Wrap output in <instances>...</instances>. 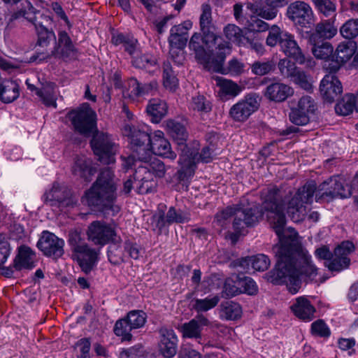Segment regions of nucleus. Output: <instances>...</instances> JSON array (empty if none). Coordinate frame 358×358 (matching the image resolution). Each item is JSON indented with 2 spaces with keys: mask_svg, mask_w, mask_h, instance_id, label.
Listing matches in <instances>:
<instances>
[{
  "mask_svg": "<svg viewBox=\"0 0 358 358\" xmlns=\"http://www.w3.org/2000/svg\"><path fill=\"white\" fill-rule=\"evenodd\" d=\"M275 257V266L265 278L273 285L286 284L292 294L301 288L300 277L312 281L317 275L318 268L306 248H278Z\"/></svg>",
  "mask_w": 358,
  "mask_h": 358,
  "instance_id": "f257e3e1",
  "label": "nucleus"
},
{
  "mask_svg": "<svg viewBox=\"0 0 358 358\" xmlns=\"http://www.w3.org/2000/svg\"><path fill=\"white\" fill-rule=\"evenodd\" d=\"M110 168L103 169L92 187L86 192L83 202L105 216H114L120 210L115 204L116 186Z\"/></svg>",
  "mask_w": 358,
  "mask_h": 358,
  "instance_id": "f03ea898",
  "label": "nucleus"
},
{
  "mask_svg": "<svg viewBox=\"0 0 358 358\" xmlns=\"http://www.w3.org/2000/svg\"><path fill=\"white\" fill-rule=\"evenodd\" d=\"M279 199L278 189L269 190L263 203V208L272 214L269 219L278 237L280 246H301V238L298 233L292 228L285 229L286 217L282 205L278 203Z\"/></svg>",
  "mask_w": 358,
  "mask_h": 358,
  "instance_id": "7ed1b4c3",
  "label": "nucleus"
},
{
  "mask_svg": "<svg viewBox=\"0 0 358 358\" xmlns=\"http://www.w3.org/2000/svg\"><path fill=\"white\" fill-rule=\"evenodd\" d=\"M264 212L262 208L257 203H252L248 207L229 206L217 213L213 221V227L221 228L228 224V220L234 216L233 227L235 230H243L245 227H254L262 220Z\"/></svg>",
  "mask_w": 358,
  "mask_h": 358,
  "instance_id": "20e7f679",
  "label": "nucleus"
},
{
  "mask_svg": "<svg viewBox=\"0 0 358 358\" xmlns=\"http://www.w3.org/2000/svg\"><path fill=\"white\" fill-rule=\"evenodd\" d=\"M275 189H277V188ZM278 190L280 195L278 203L282 205L284 210L285 209V206H287V213L291 220L294 222L303 221L308 214L306 204L310 203L313 201L314 193L316 190V182L314 180L307 182L297 190L293 196L287 201L282 199L281 191L278 189ZM265 198L266 196H264Z\"/></svg>",
  "mask_w": 358,
  "mask_h": 358,
  "instance_id": "39448f33",
  "label": "nucleus"
},
{
  "mask_svg": "<svg viewBox=\"0 0 358 358\" xmlns=\"http://www.w3.org/2000/svg\"><path fill=\"white\" fill-rule=\"evenodd\" d=\"M167 128L170 135L180 146L182 152L179 159L181 168L177 172V178L180 181L187 180L194 175L195 171V157H192V154L190 155L191 157L188 155L189 148L185 143L188 134L182 124L173 120L167 122Z\"/></svg>",
  "mask_w": 358,
  "mask_h": 358,
  "instance_id": "423d86ee",
  "label": "nucleus"
},
{
  "mask_svg": "<svg viewBox=\"0 0 358 358\" xmlns=\"http://www.w3.org/2000/svg\"><path fill=\"white\" fill-rule=\"evenodd\" d=\"M314 194L317 202L329 203L337 198L350 197L352 192L351 187L345 183L342 177L334 176L324 180L318 186L316 185Z\"/></svg>",
  "mask_w": 358,
  "mask_h": 358,
  "instance_id": "0eeeda50",
  "label": "nucleus"
},
{
  "mask_svg": "<svg viewBox=\"0 0 358 358\" xmlns=\"http://www.w3.org/2000/svg\"><path fill=\"white\" fill-rule=\"evenodd\" d=\"M90 145L98 160L103 164H110L115 162V156L117 152V145L111 136L105 132L94 129Z\"/></svg>",
  "mask_w": 358,
  "mask_h": 358,
  "instance_id": "6e6552de",
  "label": "nucleus"
},
{
  "mask_svg": "<svg viewBox=\"0 0 358 358\" xmlns=\"http://www.w3.org/2000/svg\"><path fill=\"white\" fill-rule=\"evenodd\" d=\"M67 117L75 130L85 137H90L96 128V113L88 103L72 110L67 113Z\"/></svg>",
  "mask_w": 358,
  "mask_h": 358,
  "instance_id": "1a4fd4ad",
  "label": "nucleus"
},
{
  "mask_svg": "<svg viewBox=\"0 0 358 358\" xmlns=\"http://www.w3.org/2000/svg\"><path fill=\"white\" fill-rule=\"evenodd\" d=\"M123 132L130 138L131 150L139 162L148 163L151 157L150 144L152 140L149 133L131 125H125Z\"/></svg>",
  "mask_w": 358,
  "mask_h": 358,
  "instance_id": "9d476101",
  "label": "nucleus"
},
{
  "mask_svg": "<svg viewBox=\"0 0 358 358\" xmlns=\"http://www.w3.org/2000/svg\"><path fill=\"white\" fill-rule=\"evenodd\" d=\"M76 51L70 36L65 31H59L55 45L49 51L37 52L30 57V62L47 61L51 58L66 59L73 57Z\"/></svg>",
  "mask_w": 358,
  "mask_h": 358,
  "instance_id": "9b49d317",
  "label": "nucleus"
},
{
  "mask_svg": "<svg viewBox=\"0 0 358 358\" xmlns=\"http://www.w3.org/2000/svg\"><path fill=\"white\" fill-rule=\"evenodd\" d=\"M231 50L229 42L219 43L216 48L215 57L212 59V62L208 66V71L220 73L222 74L231 73L232 75H240L243 72L244 64L234 58L228 63V66H223L226 55L229 54Z\"/></svg>",
  "mask_w": 358,
  "mask_h": 358,
  "instance_id": "f8f14e48",
  "label": "nucleus"
},
{
  "mask_svg": "<svg viewBox=\"0 0 358 358\" xmlns=\"http://www.w3.org/2000/svg\"><path fill=\"white\" fill-rule=\"evenodd\" d=\"M356 248H334L333 252L329 248H317L315 251V256L321 259L327 260L324 263L331 271H341L350 265V260L347 253L355 251Z\"/></svg>",
  "mask_w": 358,
  "mask_h": 358,
  "instance_id": "ddd939ff",
  "label": "nucleus"
},
{
  "mask_svg": "<svg viewBox=\"0 0 358 358\" xmlns=\"http://www.w3.org/2000/svg\"><path fill=\"white\" fill-rule=\"evenodd\" d=\"M147 320V314L141 310H132L127 315L116 321L113 331L122 341H129L132 338L131 331L143 327Z\"/></svg>",
  "mask_w": 358,
  "mask_h": 358,
  "instance_id": "4468645a",
  "label": "nucleus"
},
{
  "mask_svg": "<svg viewBox=\"0 0 358 358\" xmlns=\"http://www.w3.org/2000/svg\"><path fill=\"white\" fill-rule=\"evenodd\" d=\"M27 21L34 25L38 36L36 45L42 49H38L36 53L46 50L50 51L52 48H49V46L51 44L55 45L57 40L54 31L48 29L52 22L51 18L38 11L37 14L29 17Z\"/></svg>",
  "mask_w": 358,
  "mask_h": 358,
  "instance_id": "2eb2a0df",
  "label": "nucleus"
},
{
  "mask_svg": "<svg viewBox=\"0 0 358 358\" xmlns=\"http://www.w3.org/2000/svg\"><path fill=\"white\" fill-rule=\"evenodd\" d=\"M202 13L200 16V28L203 34V43L208 48H218L219 43H226L216 32V27L213 23L211 16V7L204 3L201 6Z\"/></svg>",
  "mask_w": 358,
  "mask_h": 358,
  "instance_id": "dca6fc26",
  "label": "nucleus"
},
{
  "mask_svg": "<svg viewBox=\"0 0 358 358\" xmlns=\"http://www.w3.org/2000/svg\"><path fill=\"white\" fill-rule=\"evenodd\" d=\"M259 96L257 94H249L243 99L233 105L229 110V116L236 122H244L258 110L260 105Z\"/></svg>",
  "mask_w": 358,
  "mask_h": 358,
  "instance_id": "f3484780",
  "label": "nucleus"
},
{
  "mask_svg": "<svg viewBox=\"0 0 358 358\" xmlns=\"http://www.w3.org/2000/svg\"><path fill=\"white\" fill-rule=\"evenodd\" d=\"M286 15L294 25L301 28L310 27L313 22L312 8L303 1L291 3L287 8Z\"/></svg>",
  "mask_w": 358,
  "mask_h": 358,
  "instance_id": "a211bd4d",
  "label": "nucleus"
},
{
  "mask_svg": "<svg viewBox=\"0 0 358 358\" xmlns=\"http://www.w3.org/2000/svg\"><path fill=\"white\" fill-rule=\"evenodd\" d=\"M87 235L94 244H117V236L113 228L100 221H94L88 227Z\"/></svg>",
  "mask_w": 358,
  "mask_h": 358,
  "instance_id": "6ab92c4d",
  "label": "nucleus"
},
{
  "mask_svg": "<svg viewBox=\"0 0 358 358\" xmlns=\"http://www.w3.org/2000/svg\"><path fill=\"white\" fill-rule=\"evenodd\" d=\"M288 2V0H255V3L248 4V8L260 17L271 20L277 16L278 8L287 5Z\"/></svg>",
  "mask_w": 358,
  "mask_h": 358,
  "instance_id": "aec40b11",
  "label": "nucleus"
},
{
  "mask_svg": "<svg viewBox=\"0 0 358 358\" xmlns=\"http://www.w3.org/2000/svg\"><path fill=\"white\" fill-rule=\"evenodd\" d=\"M45 201L50 206L62 209L73 207L76 203L71 192L66 188H62L58 183H54L52 189L45 194Z\"/></svg>",
  "mask_w": 358,
  "mask_h": 358,
  "instance_id": "412c9836",
  "label": "nucleus"
},
{
  "mask_svg": "<svg viewBox=\"0 0 358 358\" xmlns=\"http://www.w3.org/2000/svg\"><path fill=\"white\" fill-rule=\"evenodd\" d=\"M99 248H74L72 259L76 261L82 271L90 273L98 262Z\"/></svg>",
  "mask_w": 358,
  "mask_h": 358,
  "instance_id": "4be33fe9",
  "label": "nucleus"
},
{
  "mask_svg": "<svg viewBox=\"0 0 358 358\" xmlns=\"http://www.w3.org/2000/svg\"><path fill=\"white\" fill-rule=\"evenodd\" d=\"M159 352L164 358H173L178 352V338L172 329L161 328L159 331Z\"/></svg>",
  "mask_w": 358,
  "mask_h": 358,
  "instance_id": "5701e85b",
  "label": "nucleus"
},
{
  "mask_svg": "<svg viewBox=\"0 0 358 358\" xmlns=\"http://www.w3.org/2000/svg\"><path fill=\"white\" fill-rule=\"evenodd\" d=\"M320 92L324 101L331 103L341 94L343 86L335 75L327 74L321 80Z\"/></svg>",
  "mask_w": 358,
  "mask_h": 358,
  "instance_id": "b1692460",
  "label": "nucleus"
},
{
  "mask_svg": "<svg viewBox=\"0 0 358 358\" xmlns=\"http://www.w3.org/2000/svg\"><path fill=\"white\" fill-rule=\"evenodd\" d=\"M203 36L200 34L195 33L191 38L189 43L190 49L193 50L195 52L196 59L203 64L205 69H208V66L212 62V59L215 57V49L213 48H208L206 46V50L203 45Z\"/></svg>",
  "mask_w": 358,
  "mask_h": 358,
  "instance_id": "393cba45",
  "label": "nucleus"
},
{
  "mask_svg": "<svg viewBox=\"0 0 358 358\" xmlns=\"http://www.w3.org/2000/svg\"><path fill=\"white\" fill-rule=\"evenodd\" d=\"M134 178L139 194H148L153 192L156 188L157 183L146 166H138L134 173Z\"/></svg>",
  "mask_w": 358,
  "mask_h": 358,
  "instance_id": "a878e982",
  "label": "nucleus"
},
{
  "mask_svg": "<svg viewBox=\"0 0 358 358\" xmlns=\"http://www.w3.org/2000/svg\"><path fill=\"white\" fill-rule=\"evenodd\" d=\"M17 248V253L13 262V266L14 267L15 271H31L34 269L37 264V259L35 252H34L31 248Z\"/></svg>",
  "mask_w": 358,
  "mask_h": 358,
  "instance_id": "bb28decb",
  "label": "nucleus"
},
{
  "mask_svg": "<svg viewBox=\"0 0 358 358\" xmlns=\"http://www.w3.org/2000/svg\"><path fill=\"white\" fill-rule=\"evenodd\" d=\"M357 45L354 41H348L341 43L336 48L334 57L338 58V60L345 64L352 57L350 67L358 68V51L356 52Z\"/></svg>",
  "mask_w": 358,
  "mask_h": 358,
  "instance_id": "cd10ccee",
  "label": "nucleus"
},
{
  "mask_svg": "<svg viewBox=\"0 0 358 358\" xmlns=\"http://www.w3.org/2000/svg\"><path fill=\"white\" fill-rule=\"evenodd\" d=\"M3 2L10 6H15L16 10L10 16L7 26L12 22L20 17H24L28 20L29 17H31L34 15L37 14V10L31 2L28 0H2Z\"/></svg>",
  "mask_w": 358,
  "mask_h": 358,
  "instance_id": "c85d7f7f",
  "label": "nucleus"
},
{
  "mask_svg": "<svg viewBox=\"0 0 358 358\" xmlns=\"http://www.w3.org/2000/svg\"><path fill=\"white\" fill-rule=\"evenodd\" d=\"M290 308L294 315L303 322H310L315 318V308L303 296L298 297Z\"/></svg>",
  "mask_w": 358,
  "mask_h": 358,
  "instance_id": "c756f323",
  "label": "nucleus"
},
{
  "mask_svg": "<svg viewBox=\"0 0 358 358\" xmlns=\"http://www.w3.org/2000/svg\"><path fill=\"white\" fill-rule=\"evenodd\" d=\"M280 47L285 55L293 58L299 64H303L306 62V57L292 34L287 32Z\"/></svg>",
  "mask_w": 358,
  "mask_h": 358,
  "instance_id": "7c9ffc66",
  "label": "nucleus"
},
{
  "mask_svg": "<svg viewBox=\"0 0 358 358\" xmlns=\"http://www.w3.org/2000/svg\"><path fill=\"white\" fill-rule=\"evenodd\" d=\"M293 89L289 85L280 82L268 85L264 95L268 99L275 102H282L293 94Z\"/></svg>",
  "mask_w": 358,
  "mask_h": 358,
  "instance_id": "2f4dec72",
  "label": "nucleus"
},
{
  "mask_svg": "<svg viewBox=\"0 0 358 358\" xmlns=\"http://www.w3.org/2000/svg\"><path fill=\"white\" fill-rule=\"evenodd\" d=\"M212 78L215 80L216 85L220 88L218 95L222 100L234 98L242 90L241 86L231 80L220 76H213Z\"/></svg>",
  "mask_w": 358,
  "mask_h": 358,
  "instance_id": "473e14b6",
  "label": "nucleus"
},
{
  "mask_svg": "<svg viewBox=\"0 0 358 358\" xmlns=\"http://www.w3.org/2000/svg\"><path fill=\"white\" fill-rule=\"evenodd\" d=\"M159 135H155L150 144L151 155L163 157L171 160L176 158V153L171 150L170 143L161 136L162 132L159 131Z\"/></svg>",
  "mask_w": 358,
  "mask_h": 358,
  "instance_id": "72a5a7b5",
  "label": "nucleus"
},
{
  "mask_svg": "<svg viewBox=\"0 0 358 358\" xmlns=\"http://www.w3.org/2000/svg\"><path fill=\"white\" fill-rule=\"evenodd\" d=\"M310 42L312 45V53L317 59L327 60L334 55L332 45L323 39H317V35H310Z\"/></svg>",
  "mask_w": 358,
  "mask_h": 358,
  "instance_id": "f704fd0d",
  "label": "nucleus"
},
{
  "mask_svg": "<svg viewBox=\"0 0 358 358\" xmlns=\"http://www.w3.org/2000/svg\"><path fill=\"white\" fill-rule=\"evenodd\" d=\"M72 173L74 176L83 178L85 181H90L94 172L91 166V161L85 156H76L72 166Z\"/></svg>",
  "mask_w": 358,
  "mask_h": 358,
  "instance_id": "c9c22d12",
  "label": "nucleus"
},
{
  "mask_svg": "<svg viewBox=\"0 0 358 358\" xmlns=\"http://www.w3.org/2000/svg\"><path fill=\"white\" fill-rule=\"evenodd\" d=\"M20 95L19 85L13 80L6 79L0 83V99L9 103L17 99Z\"/></svg>",
  "mask_w": 358,
  "mask_h": 358,
  "instance_id": "e433bc0d",
  "label": "nucleus"
},
{
  "mask_svg": "<svg viewBox=\"0 0 358 358\" xmlns=\"http://www.w3.org/2000/svg\"><path fill=\"white\" fill-rule=\"evenodd\" d=\"M241 306L233 301H226L220 306V317L225 320H237L242 316Z\"/></svg>",
  "mask_w": 358,
  "mask_h": 358,
  "instance_id": "4c0bfd02",
  "label": "nucleus"
},
{
  "mask_svg": "<svg viewBox=\"0 0 358 358\" xmlns=\"http://www.w3.org/2000/svg\"><path fill=\"white\" fill-rule=\"evenodd\" d=\"M335 16L334 14V17L317 23L315 26V33L311 35H317V39H330L336 36L338 29L334 24Z\"/></svg>",
  "mask_w": 358,
  "mask_h": 358,
  "instance_id": "58836bf2",
  "label": "nucleus"
},
{
  "mask_svg": "<svg viewBox=\"0 0 358 358\" xmlns=\"http://www.w3.org/2000/svg\"><path fill=\"white\" fill-rule=\"evenodd\" d=\"M133 65L139 69H145L150 73L159 69V64L155 57L150 54H137L132 59Z\"/></svg>",
  "mask_w": 358,
  "mask_h": 358,
  "instance_id": "ea45409f",
  "label": "nucleus"
},
{
  "mask_svg": "<svg viewBox=\"0 0 358 358\" xmlns=\"http://www.w3.org/2000/svg\"><path fill=\"white\" fill-rule=\"evenodd\" d=\"M235 283L239 286L241 294H246L250 296L257 294L259 289L255 281L244 273H238L235 275Z\"/></svg>",
  "mask_w": 358,
  "mask_h": 358,
  "instance_id": "a19ab883",
  "label": "nucleus"
},
{
  "mask_svg": "<svg viewBox=\"0 0 358 358\" xmlns=\"http://www.w3.org/2000/svg\"><path fill=\"white\" fill-rule=\"evenodd\" d=\"M166 103L160 99H154L150 101L147 106V112L152 117L154 122H159L167 113Z\"/></svg>",
  "mask_w": 358,
  "mask_h": 358,
  "instance_id": "79ce46f5",
  "label": "nucleus"
},
{
  "mask_svg": "<svg viewBox=\"0 0 358 358\" xmlns=\"http://www.w3.org/2000/svg\"><path fill=\"white\" fill-rule=\"evenodd\" d=\"M354 109L356 110V98L351 94H345L335 106L336 113L343 116L351 114Z\"/></svg>",
  "mask_w": 358,
  "mask_h": 358,
  "instance_id": "37998d69",
  "label": "nucleus"
},
{
  "mask_svg": "<svg viewBox=\"0 0 358 358\" xmlns=\"http://www.w3.org/2000/svg\"><path fill=\"white\" fill-rule=\"evenodd\" d=\"M157 85V83L155 81L142 84L134 78H131L129 80V87L131 94L135 96H141L148 94L153 89H155Z\"/></svg>",
  "mask_w": 358,
  "mask_h": 358,
  "instance_id": "c03bdc74",
  "label": "nucleus"
},
{
  "mask_svg": "<svg viewBox=\"0 0 358 358\" xmlns=\"http://www.w3.org/2000/svg\"><path fill=\"white\" fill-rule=\"evenodd\" d=\"M220 301V297L218 295L208 296L203 299H195L192 301V308L197 313L206 312L215 308Z\"/></svg>",
  "mask_w": 358,
  "mask_h": 358,
  "instance_id": "a18cd8bd",
  "label": "nucleus"
},
{
  "mask_svg": "<svg viewBox=\"0 0 358 358\" xmlns=\"http://www.w3.org/2000/svg\"><path fill=\"white\" fill-rule=\"evenodd\" d=\"M180 330L184 338H201V337L202 328L196 319H192L189 322L182 324Z\"/></svg>",
  "mask_w": 358,
  "mask_h": 358,
  "instance_id": "49530a36",
  "label": "nucleus"
},
{
  "mask_svg": "<svg viewBox=\"0 0 358 358\" xmlns=\"http://www.w3.org/2000/svg\"><path fill=\"white\" fill-rule=\"evenodd\" d=\"M267 31H268V34L266 38V44L271 48H273L278 44L280 45L281 41H283L287 33L276 24L271 26Z\"/></svg>",
  "mask_w": 358,
  "mask_h": 358,
  "instance_id": "de8ad7c7",
  "label": "nucleus"
},
{
  "mask_svg": "<svg viewBox=\"0 0 358 358\" xmlns=\"http://www.w3.org/2000/svg\"><path fill=\"white\" fill-rule=\"evenodd\" d=\"M341 35L349 41L358 36V18L347 20L339 29Z\"/></svg>",
  "mask_w": 358,
  "mask_h": 358,
  "instance_id": "09e8293b",
  "label": "nucleus"
},
{
  "mask_svg": "<svg viewBox=\"0 0 358 358\" xmlns=\"http://www.w3.org/2000/svg\"><path fill=\"white\" fill-rule=\"evenodd\" d=\"M64 241L58 238L55 234L49 231H43L38 239L36 246L57 247L64 246Z\"/></svg>",
  "mask_w": 358,
  "mask_h": 358,
  "instance_id": "8fccbe9b",
  "label": "nucleus"
},
{
  "mask_svg": "<svg viewBox=\"0 0 358 358\" xmlns=\"http://www.w3.org/2000/svg\"><path fill=\"white\" fill-rule=\"evenodd\" d=\"M278 69L280 74L290 80L294 76L297 71L300 69L298 68L295 63L288 59H280L278 64Z\"/></svg>",
  "mask_w": 358,
  "mask_h": 358,
  "instance_id": "3c124183",
  "label": "nucleus"
},
{
  "mask_svg": "<svg viewBox=\"0 0 358 358\" xmlns=\"http://www.w3.org/2000/svg\"><path fill=\"white\" fill-rule=\"evenodd\" d=\"M291 80L308 92L313 90V80L311 76L301 69L297 71Z\"/></svg>",
  "mask_w": 358,
  "mask_h": 358,
  "instance_id": "603ef678",
  "label": "nucleus"
},
{
  "mask_svg": "<svg viewBox=\"0 0 358 358\" xmlns=\"http://www.w3.org/2000/svg\"><path fill=\"white\" fill-rule=\"evenodd\" d=\"M259 16H251L249 20L245 21V28L250 32H264L267 31L269 24L258 17Z\"/></svg>",
  "mask_w": 358,
  "mask_h": 358,
  "instance_id": "864d4df0",
  "label": "nucleus"
},
{
  "mask_svg": "<svg viewBox=\"0 0 358 358\" xmlns=\"http://www.w3.org/2000/svg\"><path fill=\"white\" fill-rule=\"evenodd\" d=\"M163 80L166 88L173 90L177 86L178 79L172 69L169 62L164 63L163 65Z\"/></svg>",
  "mask_w": 358,
  "mask_h": 358,
  "instance_id": "5fc2aeb1",
  "label": "nucleus"
},
{
  "mask_svg": "<svg viewBox=\"0 0 358 358\" xmlns=\"http://www.w3.org/2000/svg\"><path fill=\"white\" fill-rule=\"evenodd\" d=\"M166 220L169 224L174 222L184 223L189 220V216L188 213L181 210H176L174 207H171L166 213Z\"/></svg>",
  "mask_w": 358,
  "mask_h": 358,
  "instance_id": "6e6d98bb",
  "label": "nucleus"
},
{
  "mask_svg": "<svg viewBox=\"0 0 358 358\" xmlns=\"http://www.w3.org/2000/svg\"><path fill=\"white\" fill-rule=\"evenodd\" d=\"M312 1L318 12L326 17L336 12V4L332 0H312Z\"/></svg>",
  "mask_w": 358,
  "mask_h": 358,
  "instance_id": "4d7b16f0",
  "label": "nucleus"
},
{
  "mask_svg": "<svg viewBox=\"0 0 358 358\" xmlns=\"http://www.w3.org/2000/svg\"><path fill=\"white\" fill-rule=\"evenodd\" d=\"M310 333L315 336L325 338L331 335L330 329L322 319H318L311 324Z\"/></svg>",
  "mask_w": 358,
  "mask_h": 358,
  "instance_id": "13d9d810",
  "label": "nucleus"
},
{
  "mask_svg": "<svg viewBox=\"0 0 358 358\" xmlns=\"http://www.w3.org/2000/svg\"><path fill=\"white\" fill-rule=\"evenodd\" d=\"M191 106L194 110L201 113H207L212 110L211 103L202 95L193 97Z\"/></svg>",
  "mask_w": 358,
  "mask_h": 358,
  "instance_id": "bf43d9fd",
  "label": "nucleus"
},
{
  "mask_svg": "<svg viewBox=\"0 0 358 358\" xmlns=\"http://www.w3.org/2000/svg\"><path fill=\"white\" fill-rule=\"evenodd\" d=\"M296 108L304 112L308 116L309 114H313L317 108L314 99L309 96H302Z\"/></svg>",
  "mask_w": 358,
  "mask_h": 358,
  "instance_id": "052dcab7",
  "label": "nucleus"
},
{
  "mask_svg": "<svg viewBox=\"0 0 358 358\" xmlns=\"http://www.w3.org/2000/svg\"><path fill=\"white\" fill-rule=\"evenodd\" d=\"M252 72L257 76H264L275 69V65L271 61L255 62L251 66Z\"/></svg>",
  "mask_w": 358,
  "mask_h": 358,
  "instance_id": "680f3d73",
  "label": "nucleus"
},
{
  "mask_svg": "<svg viewBox=\"0 0 358 358\" xmlns=\"http://www.w3.org/2000/svg\"><path fill=\"white\" fill-rule=\"evenodd\" d=\"M107 254L109 262L114 265H119L125 261L126 254L124 248H108Z\"/></svg>",
  "mask_w": 358,
  "mask_h": 358,
  "instance_id": "e2e57ef3",
  "label": "nucleus"
},
{
  "mask_svg": "<svg viewBox=\"0 0 358 358\" xmlns=\"http://www.w3.org/2000/svg\"><path fill=\"white\" fill-rule=\"evenodd\" d=\"M150 162L148 164L150 172L158 178H163L165 176L166 168L164 163L157 158L150 159Z\"/></svg>",
  "mask_w": 358,
  "mask_h": 358,
  "instance_id": "0e129e2a",
  "label": "nucleus"
},
{
  "mask_svg": "<svg viewBox=\"0 0 358 358\" xmlns=\"http://www.w3.org/2000/svg\"><path fill=\"white\" fill-rule=\"evenodd\" d=\"M252 268L258 271H263L270 265L268 257L263 254L252 256Z\"/></svg>",
  "mask_w": 358,
  "mask_h": 358,
  "instance_id": "69168bd1",
  "label": "nucleus"
},
{
  "mask_svg": "<svg viewBox=\"0 0 358 358\" xmlns=\"http://www.w3.org/2000/svg\"><path fill=\"white\" fill-rule=\"evenodd\" d=\"M290 121L296 125H306L310 121V117L306 113L299 109L294 108L289 113Z\"/></svg>",
  "mask_w": 358,
  "mask_h": 358,
  "instance_id": "338daca9",
  "label": "nucleus"
},
{
  "mask_svg": "<svg viewBox=\"0 0 358 358\" xmlns=\"http://www.w3.org/2000/svg\"><path fill=\"white\" fill-rule=\"evenodd\" d=\"M252 257H245L233 261L231 265L237 268L238 273L250 272L252 268Z\"/></svg>",
  "mask_w": 358,
  "mask_h": 358,
  "instance_id": "774afa93",
  "label": "nucleus"
}]
</instances>
